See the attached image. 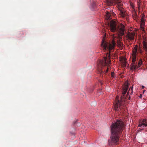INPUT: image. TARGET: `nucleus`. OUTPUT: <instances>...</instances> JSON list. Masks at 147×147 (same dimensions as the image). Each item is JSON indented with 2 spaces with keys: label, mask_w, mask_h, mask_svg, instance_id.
Returning <instances> with one entry per match:
<instances>
[{
  "label": "nucleus",
  "mask_w": 147,
  "mask_h": 147,
  "mask_svg": "<svg viewBox=\"0 0 147 147\" xmlns=\"http://www.w3.org/2000/svg\"><path fill=\"white\" fill-rule=\"evenodd\" d=\"M121 100H118L119 96H117L116 97V103L114 105V109L115 111H117L119 109H120V110H121L123 108V107H125L123 105V102L122 101V99H123L124 97H123L122 96H121Z\"/></svg>",
  "instance_id": "7ed1b4c3"
},
{
  "label": "nucleus",
  "mask_w": 147,
  "mask_h": 147,
  "mask_svg": "<svg viewBox=\"0 0 147 147\" xmlns=\"http://www.w3.org/2000/svg\"><path fill=\"white\" fill-rule=\"evenodd\" d=\"M137 50V47H135L133 51L132 55H136Z\"/></svg>",
  "instance_id": "f8f14e48"
},
{
  "label": "nucleus",
  "mask_w": 147,
  "mask_h": 147,
  "mask_svg": "<svg viewBox=\"0 0 147 147\" xmlns=\"http://www.w3.org/2000/svg\"><path fill=\"white\" fill-rule=\"evenodd\" d=\"M115 44V42L113 41L111 43L109 44L105 42V39H103L101 46L103 47L104 49L105 50H106L107 48L108 49L110 52L111 50L114 49Z\"/></svg>",
  "instance_id": "20e7f679"
},
{
  "label": "nucleus",
  "mask_w": 147,
  "mask_h": 147,
  "mask_svg": "<svg viewBox=\"0 0 147 147\" xmlns=\"http://www.w3.org/2000/svg\"><path fill=\"white\" fill-rule=\"evenodd\" d=\"M128 93H129V92H127V94H128Z\"/></svg>",
  "instance_id": "a878e982"
},
{
  "label": "nucleus",
  "mask_w": 147,
  "mask_h": 147,
  "mask_svg": "<svg viewBox=\"0 0 147 147\" xmlns=\"http://www.w3.org/2000/svg\"><path fill=\"white\" fill-rule=\"evenodd\" d=\"M142 94H140V95L139 96V97L140 98H141L142 97Z\"/></svg>",
  "instance_id": "412c9836"
},
{
  "label": "nucleus",
  "mask_w": 147,
  "mask_h": 147,
  "mask_svg": "<svg viewBox=\"0 0 147 147\" xmlns=\"http://www.w3.org/2000/svg\"><path fill=\"white\" fill-rule=\"evenodd\" d=\"M117 23L115 21L111 20L110 23L111 30L112 32L117 31L121 35H123L124 34L125 26L123 24H121L118 28L116 27Z\"/></svg>",
  "instance_id": "f03ea898"
},
{
  "label": "nucleus",
  "mask_w": 147,
  "mask_h": 147,
  "mask_svg": "<svg viewBox=\"0 0 147 147\" xmlns=\"http://www.w3.org/2000/svg\"><path fill=\"white\" fill-rule=\"evenodd\" d=\"M133 56V59H132V63L131 64L130 66L131 70L133 71L136 70L138 67H140V66L142 64V62L140 61L138 63V64H137L136 63L135 61L136 60V55H132Z\"/></svg>",
  "instance_id": "39448f33"
},
{
  "label": "nucleus",
  "mask_w": 147,
  "mask_h": 147,
  "mask_svg": "<svg viewBox=\"0 0 147 147\" xmlns=\"http://www.w3.org/2000/svg\"><path fill=\"white\" fill-rule=\"evenodd\" d=\"M113 10H112V11H111V12L110 13L112 14V15L113 16L115 14L114 12H113Z\"/></svg>",
  "instance_id": "aec40b11"
},
{
  "label": "nucleus",
  "mask_w": 147,
  "mask_h": 147,
  "mask_svg": "<svg viewBox=\"0 0 147 147\" xmlns=\"http://www.w3.org/2000/svg\"><path fill=\"white\" fill-rule=\"evenodd\" d=\"M124 124L121 120H118L111 126V144L117 145L118 144L120 135L123 130Z\"/></svg>",
  "instance_id": "f257e3e1"
},
{
  "label": "nucleus",
  "mask_w": 147,
  "mask_h": 147,
  "mask_svg": "<svg viewBox=\"0 0 147 147\" xmlns=\"http://www.w3.org/2000/svg\"><path fill=\"white\" fill-rule=\"evenodd\" d=\"M122 65L123 67H125L126 66V62L125 61H124L123 62Z\"/></svg>",
  "instance_id": "dca6fc26"
},
{
  "label": "nucleus",
  "mask_w": 147,
  "mask_h": 147,
  "mask_svg": "<svg viewBox=\"0 0 147 147\" xmlns=\"http://www.w3.org/2000/svg\"><path fill=\"white\" fill-rule=\"evenodd\" d=\"M120 14L121 16L122 17H125V14L124 12L121 10H120Z\"/></svg>",
  "instance_id": "4468645a"
},
{
  "label": "nucleus",
  "mask_w": 147,
  "mask_h": 147,
  "mask_svg": "<svg viewBox=\"0 0 147 147\" xmlns=\"http://www.w3.org/2000/svg\"><path fill=\"white\" fill-rule=\"evenodd\" d=\"M112 15L111 14L109 13V12H107L106 13L107 17L106 19L107 20H108L110 18V17Z\"/></svg>",
  "instance_id": "ddd939ff"
},
{
  "label": "nucleus",
  "mask_w": 147,
  "mask_h": 147,
  "mask_svg": "<svg viewBox=\"0 0 147 147\" xmlns=\"http://www.w3.org/2000/svg\"><path fill=\"white\" fill-rule=\"evenodd\" d=\"M130 96H129V98H128L129 99H129H130Z\"/></svg>",
  "instance_id": "b1692460"
},
{
  "label": "nucleus",
  "mask_w": 147,
  "mask_h": 147,
  "mask_svg": "<svg viewBox=\"0 0 147 147\" xmlns=\"http://www.w3.org/2000/svg\"><path fill=\"white\" fill-rule=\"evenodd\" d=\"M145 91H146V90H143V93H144L145 92Z\"/></svg>",
  "instance_id": "5701e85b"
},
{
  "label": "nucleus",
  "mask_w": 147,
  "mask_h": 147,
  "mask_svg": "<svg viewBox=\"0 0 147 147\" xmlns=\"http://www.w3.org/2000/svg\"><path fill=\"white\" fill-rule=\"evenodd\" d=\"M108 71V69L106 71V72H107Z\"/></svg>",
  "instance_id": "393cba45"
},
{
  "label": "nucleus",
  "mask_w": 147,
  "mask_h": 147,
  "mask_svg": "<svg viewBox=\"0 0 147 147\" xmlns=\"http://www.w3.org/2000/svg\"><path fill=\"white\" fill-rule=\"evenodd\" d=\"M135 33L133 32H129L127 36L126 37L130 40H131L134 39V36Z\"/></svg>",
  "instance_id": "1a4fd4ad"
},
{
  "label": "nucleus",
  "mask_w": 147,
  "mask_h": 147,
  "mask_svg": "<svg viewBox=\"0 0 147 147\" xmlns=\"http://www.w3.org/2000/svg\"><path fill=\"white\" fill-rule=\"evenodd\" d=\"M133 86L131 87V90L130 89H129V91L131 90V94H132V92H133Z\"/></svg>",
  "instance_id": "a211bd4d"
},
{
  "label": "nucleus",
  "mask_w": 147,
  "mask_h": 147,
  "mask_svg": "<svg viewBox=\"0 0 147 147\" xmlns=\"http://www.w3.org/2000/svg\"><path fill=\"white\" fill-rule=\"evenodd\" d=\"M109 57V55L108 59L107 58L105 57L104 59L100 61L98 66H99L101 65L102 66H105L107 64H109V63L110 62V60Z\"/></svg>",
  "instance_id": "423d86ee"
},
{
  "label": "nucleus",
  "mask_w": 147,
  "mask_h": 147,
  "mask_svg": "<svg viewBox=\"0 0 147 147\" xmlns=\"http://www.w3.org/2000/svg\"><path fill=\"white\" fill-rule=\"evenodd\" d=\"M143 46L144 49L147 51V42L145 41H144L143 42Z\"/></svg>",
  "instance_id": "9b49d317"
},
{
  "label": "nucleus",
  "mask_w": 147,
  "mask_h": 147,
  "mask_svg": "<svg viewBox=\"0 0 147 147\" xmlns=\"http://www.w3.org/2000/svg\"><path fill=\"white\" fill-rule=\"evenodd\" d=\"M144 126H147V120L146 119H143L142 120L140 121L138 126V127H144Z\"/></svg>",
  "instance_id": "9d476101"
},
{
  "label": "nucleus",
  "mask_w": 147,
  "mask_h": 147,
  "mask_svg": "<svg viewBox=\"0 0 147 147\" xmlns=\"http://www.w3.org/2000/svg\"><path fill=\"white\" fill-rule=\"evenodd\" d=\"M118 45L119 47H121L122 46V44L121 43H118Z\"/></svg>",
  "instance_id": "6ab92c4d"
},
{
  "label": "nucleus",
  "mask_w": 147,
  "mask_h": 147,
  "mask_svg": "<svg viewBox=\"0 0 147 147\" xmlns=\"http://www.w3.org/2000/svg\"><path fill=\"white\" fill-rule=\"evenodd\" d=\"M128 84L127 82H126L124 84V87L123 89V91L122 92V94L123 97V96L125 95L126 94V93L127 91V90L128 89Z\"/></svg>",
  "instance_id": "0eeeda50"
},
{
  "label": "nucleus",
  "mask_w": 147,
  "mask_h": 147,
  "mask_svg": "<svg viewBox=\"0 0 147 147\" xmlns=\"http://www.w3.org/2000/svg\"><path fill=\"white\" fill-rule=\"evenodd\" d=\"M107 4L109 5H112L114 3H120L119 0H105Z\"/></svg>",
  "instance_id": "6e6552de"
},
{
  "label": "nucleus",
  "mask_w": 147,
  "mask_h": 147,
  "mask_svg": "<svg viewBox=\"0 0 147 147\" xmlns=\"http://www.w3.org/2000/svg\"><path fill=\"white\" fill-rule=\"evenodd\" d=\"M144 88V86H142V89H143Z\"/></svg>",
  "instance_id": "4be33fe9"
},
{
  "label": "nucleus",
  "mask_w": 147,
  "mask_h": 147,
  "mask_svg": "<svg viewBox=\"0 0 147 147\" xmlns=\"http://www.w3.org/2000/svg\"><path fill=\"white\" fill-rule=\"evenodd\" d=\"M111 76L112 78H114L115 77V74L113 72H111Z\"/></svg>",
  "instance_id": "f3484780"
},
{
  "label": "nucleus",
  "mask_w": 147,
  "mask_h": 147,
  "mask_svg": "<svg viewBox=\"0 0 147 147\" xmlns=\"http://www.w3.org/2000/svg\"><path fill=\"white\" fill-rule=\"evenodd\" d=\"M144 24H143L142 23L141 24L140 26V29H141V30H142V31H144Z\"/></svg>",
  "instance_id": "2eb2a0df"
}]
</instances>
